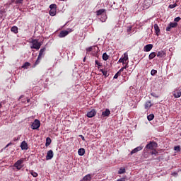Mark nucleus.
<instances>
[{"instance_id": "1", "label": "nucleus", "mask_w": 181, "mask_h": 181, "mask_svg": "<svg viewBox=\"0 0 181 181\" xmlns=\"http://www.w3.org/2000/svg\"><path fill=\"white\" fill-rule=\"evenodd\" d=\"M45 52H46V47H43L40 50L38 57L37 58V60L35 61L33 67H35L40 63V61L42 60V57H45Z\"/></svg>"}, {"instance_id": "2", "label": "nucleus", "mask_w": 181, "mask_h": 181, "mask_svg": "<svg viewBox=\"0 0 181 181\" xmlns=\"http://www.w3.org/2000/svg\"><path fill=\"white\" fill-rule=\"evenodd\" d=\"M32 46L30 47L31 49H36V50H39L40 49L42 44L39 42V41L36 39H33L31 41Z\"/></svg>"}, {"instance_id": "3", "label": "nucleus", "mask_w": 181, "mask_h": 181, "mask_svg": "<svg viewBox=\"0 0 181 181\" xmlns=\"http://www.w3.org/2000/svg\"><path fill=\"white\" fill-rule=\"evenodd\" d=\"M158 148V143L156 141H150L149 144H148L145 149H149L150 151H153Z\"/></svg>"}, {"instance_id": "4", "label": "nucleus", "mask_w": 181, "mask_h": 181, "mask_svg": "<svg viewBox=\"0 0 181 181\" xmlns=\"http://www.w3.org/2000/svg\"><path fill=\"white\" fill-rule=\"evenodd\" d=\"M49 14L50 16H56V13L57 12V5L56 4H51L49 6Z\"/></svg>"}, {"instance_id": "5", "label": "nucleus", "mask_w": 181, "mask_h": 181, "mask_svg": "<svg viewBox=\"0 0 181 181\" xmlns=\"http://www.w3.org/2000/svg\"><path fill=\"white\" fill-rule=\"evenodd\" d=\"M25 161V159L24 158H21V159H20V160H17L15 163H14V165H13V166H14V168H16V169L18 170H21V169H22V168H23V162Z\"/></svg>"}, {"instance_id": "6", "label": "nucleus", "mask_w": 181, "mask_h": 181, "mask_svg": "<svg viewBox=\"0 0 181 181\" xmlns=\"http://www.w3.org/2000/svg\"><path fill=\"white\" fill-rule=\"evenodd\" d=\"M31 128L32 129H39V128H40V121L35 119L34 122L32 123Z\"/></svg>"}, {"instance_id": "7", "label": "nucleus", "mask_w": 181, "mask_h": 181, "mask_svg": "<svg viewBox=\"0 0 181 181\" xmlns=\"http://www.w3.org/2000/svg\"><path fill=\"white\" fill-rule=\"evenodd\" d=\"M97 111H95V109H93L87 113L86 117H88V118H93V117H95Z\"/></svg>"}, {"instance_id": "8", "label": "nucleus", "mask_w": 181, "mask_h": 181, "mask_svg": "<svg viewBox=\"0 0 181 181\" xmlns=\"http://www.w3.org/2000/svg\"><path fill=\"white\" fill-rule=\"evenodd\" d=\"M177 23H170L168 26L166 28L167 32H170V30L172 28H177Z\"/></svg>"}, {"instance_id": "9", "label": "nucleus", "mask_w": 181, "mask_h": 181, "mask_svg": "<svg viewBox=\"0 0 181 181\" xmlns=\"http://www.w3.org/2000/svg\"><path fill=\"white\" fill-rule=\"evenodd\" d=\"M70 32H72V30H70V31L62 30L60 32L59 35V37H66V36H67V35H69Z\"/></svg>"}, {"instance_id": "10", "label": "nucleus", "mask_w": 181, "mask_h": 181, "mask_svg": "<svg viewBox=\"0 0 181 181\" xmlns=\"http://www.w3.org/2000/svg\"><path fill=\"white\" fill-rule=\"evenodd\" d=\"M53 156H54L53 151L52 150L48 151L46 156L47 160H50L51 159H53Z\"/></svg>"}, {"instance_id": "11", "label": "nucleus", "mask_w": 181, "mask_h": 181, "mask_svg": "<svg viewBox=\"0 0 181 181\" xmlns=\"http://www.w3.org/2000/svg\"><path fill=\"white\" fill-rule=\"evenodd\" d=\"M143 149H144V146H138L131 151L130 155H134V153H136L137 152H139V151H142Z\"/></svg>"}, {"instance_id": "12", "label": "nucleus", "mask_w": 181, "mask_h": 181, "mask_svg": "<svg viewBox=\"0 0 181 181\" xmlns=\"http://www.w3.org/2000/svg\"><path fill=\"white\" fill-rule=\"evenodd\" d=\"M153 47V45L152 44H148L144 46V52H151Z\"/></svg>"}, {"instance_id": "13", "label": "nucleus", "mask_w": 181, "mask_h": 181, "mask_svg": "<svg viewBox=\"0 0 181 181\" xmlns=\"http://www.w3.org/2000/svg\"><path fill=\"white\" fill-rule=\"evenodd\" d=\"M157 57H160V58L166 57V52L163 50L158 51L157 53Z\"/></svg>"}, {"instance_id": "14", "label": "nucleus", "mask_w": 181, "mask_h": 181, "mask_svg": "<svg viewBox=\"0 0 181 181\" xmlns=\"http://www.w3.org/2000/svg\"><path fill=\"white\" fill-rule=\"evenodd\" d=\"M21 148L23 151H28V143L25 141H23L21 144Z\"/></svg>"}, {"instance_id": "15", "label": "nucleus", "mask_w": 181, "mask_h": 181, "mask_svg": "<svg viewBox=\"0 0 181 181\" xmlns=\"http://www.w3.org/2000/svg\"><path fill=\"white\" fill-rule=\"evenodd\" d=\"M153 27L155 33L157 36H159V33H160V28H159V25H158V24H154Z\"/></svg>"}, {"instance_id": "16", "label": "nucleus", "mask_w": 181, "mask_h": 181, "mask_svg": "<svg viewBox=\"0 0 181 181\" xmlns=\"http://www.w3.org/2000/svg\"><path fill=\"white\" fill-rule=\"evenodd\" d=\"M110 114H111V111H110L109 109H106L105 111H103L102 112L103 117H110Z\"/></svg>"}, {"instance_id": "17", "label": "nucleus", "mask_w": 181, "mask_h": 181, "mask_svg": "<svg viewBox=\"0 0 181 181\" xmlns=\"http://www.w3.org/2000/svg\"><path fill=\"white\" fill-rule=\"evenodd\" d=\"M86 153V150L83 148H81L78 150V154L79 156H83V155Z\"/></svg>"}, {"instance_id": "18", "label": "nucleus", "mask_w": 181, "mask_h": 181, "mask_svg": "<svg viewBox=\"0 0 181 181\" xmlns=\"http://www.w3.org/2000/svg\"><path fill=\"white\" fill-rule=\"evenodd\" d=\"M93 56H95V57H98V52H100V49L98 47H97V49H93Z\"/></svg>"}, {"instance_id": "19", "label": "nucleus", "mask_w": 181, "mask_h": 181, "mask_svg": "<svg viewBox=\"0 0 181 181\" xmlns=\"http://www.w3.org/2000/svg\"><path fill=\"white\" fill-rule=\"evenodd\" d=\"M152 107V103L151 101H147L144 105L145 110H149Z\"/></svg>"}, {"instance_id": "20", "label": "nucleus", "mask_w": 181, "mask_h": 181, "mask_svg": "<svg viewBox=\"0 0 181 181\" xmlns=\"http://www.w3.org/2000/svg\"><path fill=\"white\" fill-rule=\"evenodd\" d=\"M99 71H100L105 77H108L110 76L107 69H100Z\"/></svg>"}, {"instance_id": "21", "label": "nucleus", "mask_w": 181, "mask_h": 181, "mask_svg": "<svg viewBox=\"0 0 181 181\" xmlns=\"http://www.w3.org/2000/svg\"><path fill=\"white\" fill-rule=\"evenodd\" d=\"M122 59H123V61H124V62H129L128 52L124 53Z\"/></svg>"}, {"instance_id": "22", "label": "nucleus", "mask_w": 181, "mask_h": 181, "mask_svg": "<svg viewBox=\"0 0 181 181\" xmlns=\"http://www.w3.org/2000/svg\"><path fill=\"white\" fill-rule=\"evenodd\" d=\"M104 12H105V9L104 8L99 9L96 11V15L97 16H100L101 14L104 13Z\"/></svg>"}, {"instance_id": "23", "label": "nucleus", "mask_w": 181, "mask_h": 181, "mask_svg": "<svg viewBox=\"0 0 181 181\" xmlns=\"http://www.w3.org/2000/svg\"><path fill=\"white\" fill-rule=\"evenodd\" d=\"M83 181H91V175L90 174L86 175L83 178Z\"/></svg>"}, {"instance_id": "24", "label": "nucleus", "mask_w": 181, "mask_h": 181, "mask_svg": "<svg viewBox=\"0 0 181 181\" xmlns=\"http://www.w3.org/2000/svg\"><path fill=\"white\" fill-rule=\"evenodd\" d=\"M155 57H156V52H151L148 55V59L149 60H152L153 59H155Z\"/></svg>"}, {"instance_id": "25", "label": "nucleus", "mask_w": 181, "mask_h": 181, "mask_svg": "<svg viewBox=\"0 0 181 181\" xmlns=\"http://www.w3.org/2000/svg\"><path fill=\"white\" fill-rule=\"evenodd\" d=\"M181 92H176V91H174L173 93V96L175 97V98H179L180 97H181Z\"/></svg>"}, {"instance_id": "26", "label": "nucleus", "mask_w": 181, "mask_h": 181, "mask_svg": "<svg viewBox=\"0 0 181 181\" xmlns=\"http://www.w3.org/2000/svg\"><path fill=\"white\" fill-rule=\"evenodd\" d=\"M30 66V63L29 62H25L23 64V65L21 66V69H28Z\"/></svg>"}, {"instance_id": "27", "label": "nucleus", "mask_w": 181, "mask_h": 181, "mask_svg": "<svg viewBox=\"0 0 181 181\" xmlns=\"http://www.w3.org/2000/svg\"><path fill=\"white\" fill-rule=\"evenodd\" d=\"M50 144H52V139H50V137H47L46 139L45 146H49Z\"/></svg>"}, {"instance_id": "28", "label": "nucleus", "mask_w": 181, "mask_h": 181, "mask_svg": "<svg viewBox=\"0 0 181 181\" xmlns=\"http://www.w3.org/2000/svg\"><path fill=\"white\" fill-rule=\"evenodd\" d=\"M108 59H110V56H108V54H107V53H103V59L105 60V62H107V60H108Z\"/></svg>"}, {"instance_id": "29", "label": "nucleus", "mask_w": 181, "mask_h": 181, "mask_svg": "<svg viewBox=\"0 0 181 181\" xmlns=\"http://www.w3.org/2000/svg\"><path fill=\"white\" fill-rule=\"evenodd\" d=\"M93 49L97 50V46L89 47L86 49V52H93Z\"/></svg>"}, {"instance_id": "30", "label": "nucleus", "mask_w": 181, "mask_h": 181, "mask_svg": "<svg viewBox=\"0 0 181 181\" xmlns=\"http://www.w3.org/2000/svg\"><path fill=\"white\" fill-rule=\"evenodd\" d=\"M153 118H155V115L153 114H150L148 116H147V119L148 121H153Z\"/></svg>"}, {"instance_id": "31", "label": "nucleus", "mask_w": 181, "mask_h": 181, "mask_svg": "<svg viewBox=\"0 0 181 181\" xmlns=\"http://www.w3.org/2000/svg\"><path fill=\"white\" fill-rule=\"evenodd\" d=\"M11 32H13V33H18V27L16 26H13L11 28Z\"/></svg>"}, {"instance_id": "32", "label": "nucleus", "mask_w": 181, "mask_h": 181, "mask_svg": "<svg viewBox=\"0 0 181 181\" xmlns=\"http://www.w3.org/2000/svg\"><path fill=\"white\" fill-rule=\"evenodd\" d=\"M122 173H125V168H121L119 171L118 174L119 175H122Z\"/></svg>"}, {"instance_id": "33", "label": "nucleus", "mask_w": 181, "mask_h": 181, "mask_svg": "<svg viewBox=\"0 0 181 181\" xmlns=\"http://www.w3.org/2000/svg\"><path fill=\"white\" fill-rule=\"evenodd\" d=\"M30 173H31L32 176H33V177H37V176H39V175L37 174V173H36V172H35V171H33V170H32V171L30 172Z\"/></svg>"}, {"instance_id": "34", "label": "nucleus", "mask_w": 181, "mask_h": 181, "mask_svg": "<svg viewBox=\"0 0 181 181\" xmlns=\"http://www.w3.org/2000/svg\"><path fill=\"white\" fill-rule=\"evenodd\" d=\"M158 153H159L156 151V148L153 150V151L151 152V155H154L155 156H158Z\"/></svg>"}, {"instance_id": "35", "label": "nucleus", "mask_w": 181, "mask_h": 181, "mask_svg": "<svg viewBox=\"0 0 181 181\" xmlns=\"http://www.w3.org/2000/svg\"><path fill=\"white\" fill-rule=\"evenodd\" d=\"M176 6H177V4L175 3L174 4H170L168 8H170V9H173V8H176Z\"/></svg>"}, {"instance_id": "36", "label": "nucleus", "mask_w": 181, "mask_h": 181, "mask_svg": "<svg viewBox=\"0 0 181 181\" xmlns=\"http://www.w3.org/2000/svg\"><path fill=\"white\" fill-rule=\"evenodd\" d=\"M119 76H121V74L119 72V71L115 74V75L114 76L113 78H118V77H119Z\"/></svg>"}, {"instance_id": "37", "label": "nucleus", "mask_w": 181, "mask_h": 181, "mask_svg": "<svg viewBox=\"0 0 181 181\" xmlns=\"http://www.w3.org/2000/svg\"><path fill=\"white\" fill-rule=\"evenodd\" d=\"M95 64L98 66V69H100V67H101V63H100V62H98V60H95Z\"/></svg>"}, {"instance_id": "38", "label": "nucleus", "mask_w": 181, "mask_h": 181, "mask_svg": "<svg viewBox=\"0 0 181 181\" xmlns=\"http://www.w3.org/2000/svg\"><path fill=\"white\" fill-rule=\"evenodd\" d=\"M174 150L177 151V152H180V146H175Z\"/></svg>"}, {"instance_id": "39", "label": "nucleus", "mask_w": 181, "mask_h": 181, "mask_svg": "<svg viewBox=\"0 0 181 181\" xmlns=\"http://www.w3.org/2000/svg\"><path fill=\"white\" fill-rule=\"evenodd\" d=\"M156 73H158V71H156L155 69H152L151 71V76H155V74H156Z\"/></svg>"}, {"instance_id": "40", "label": "nucleus", "mask_w": 181, "mask_h": 181, "mask_svg": "<svg viewBox=\"0 0 181 181\" xmlns=\"http://www.w3.org/2000/svg\"><path fill=\"white\" fill-rule=\"evenodd\" d=\"M180 21H181V18L180 17H177L174 19V22L175 23H177V22H180Z\"/></svg>"}, {"instance_id": "41", "label": "nucleus", "mask_w": 181, "mask_h": 181, "mask_svg": "<svg viewBox=\"0 0 181 181\" xmlns=\"http://www.w3.org/2000/svg\"><path fill=\"white\" fill-rule=\"evenodd\" d=\"M118 63H122V64H125V61L123 59L122 57H121Z\"/></svg>"}, {"instance_id": "42", "label": "nucleus", "mask_w": 181, "mask_h": 181, "mask_svg": "<svg viewBox=\"0 0 181 181\" xmlns=\"http://www.w3.org/2000/svg\"><path fill=\"white\" fill-rule=\"evenodd\" d=\"M125 69H127V66H123L118 71L121 74V73H122V71H124V70H125Z\"/></svg>"}, {"instance_id": "43", "label": "nucleus", "mask_w": 181, "mask_h": 181, "mask_svg": "<svg viewBox=\"0 0 181 181\" xmlns=\"http://www.w3.org/2000/svg\"><path fill=\"white\" fill-rule=\"evenodd\" d=\"M127 30L128 33L131 32V30H132V26H128Z\"/></svg>"}, {"instance_id": "44", "label": "nucleus", "mask_w": 181, "mask_h": 181, "mask_svg": "<svg viewBox=\"0 0 181 181\" xmlns=\"http://www.w3.org/2000/svg\"><path fill=\"white\" fill-rule=\"evenodd\" d=\"M151 95H152V97H156V98H158V95H156V93H151Z\"/></svg>"}, {"instance_id": "45", "label": "nucleus", "mask_w": 181, "mask_h": 181, "mask_svg": "<svg viewBox=\"0 0 181 181\" xmlns=\"http://www.w3.org/2000/svg\"><path fill=\"white\" fill-rule=\"evenodd\" d=\"M23 2V0H16V4H22Z\"/></svg>"}, {"instance_id": "46", "label": "nucleus", "mask_w": 181, "mask_h": 181, "mask_svg": "<svg viewBox=\"0 0 181 181\" xmlns=\"http://www.w3.org/2000/svg\"><path fill=\"white\" fill-rule=\"evenodd\" d=\"M80 138H81L82 141H86V138L83 135H79Z\"/></svg>"}, {"instance_id": "47", "label": "nucleus", "mask_w": 181, "mask_h": 181, "mask_svg": "<svg viewBox=\"0 0 181 181\" xmlns=\"http://www.w3.org/2000/svg\"><path fill=\"white\" fill-rule=\"evenodd\" d=\"M128 63H129V62H125V64H125V65L124 66V67H126V69L128 67Z\"/></svg>"}, {"instance_id": "48", "label": "nucleus", "mask_w": 181, "mask_h": 181, "mask_svg": "<svg viewBox=\"0 0 181 181\" xmlns=\"http://www.w3.org/2000/svg\"><path fill=\"white\" fill-rule=\"evenodd\" d=\"M117 181H125V178H120L117 180Z\"/></svg>"}, {"instance_id": "49", "label": "nucleus", "mask_w": 181, "mask_h": 181, "mask_svg": "<svg viewBox=\"0 0 181 181\" xmlns=\"http://www.w3.org/2000/svg\"><path fill=\"white\" fill-rule=\"evenodd\" d=\"M1 107H2V104L0 103V108H1Z\"/></svg>"}, {"instance_id": "50", "label": "nucleus", "mask_w": 181, "mask_h": 181, "mask_svg": "<svg viewBox=\"0 0 181 181\" xmlns=\"http://www.w3.org/2000/svg\"><path fill=\"white\" fill-rule=\"evenodd\" d=\"M83 62H86V57L83 58Z\"/></svg>"}, {"instance_id": "51", "label": "nucleus", "mask_w": 181, "mask_h": 181, "mask_svg": "<svg viewBox=\"0 0 181 181\" xmlns=\"http://www.w3.org/2000/svg\"><path fill=\"white\" fill-rule=\"evenodd\" d=\"M8 146H9V144L6 145V148H8Z\"/></svg>"}, {"instance_id": "52", "label": "nucleus", "mask_w": 181, "mask_h": 181, "mask_svg": "<svg viewBox=\"0 0 181 181\" xmlns=\"http://www.w3.org/2000/svg\"><path fill=\"white\" fill-rule=\"evenodd\" d=\"M29 101H30V99H28V103H29Z\"/></svg>"}, {"instance_id": "53", "label": "nucleus", "mask_w": 181, "mask_h": 181, "mask_svg": "<svg viewBox=\"0 0 181 181\" xmlns=\"http://www.w3.org/2000/svg\"><path fill=\"white\" fill-rule=\"evenodd\" d=\"M144 4H146V1H144Z\"/></svg>"}, {"instance_id": "54", "label": "nucleus", "mask_w": 181, "mask_h": 181, "mask_svg": "<svg viewBox=\"0 0 181 181\" xmlns=\"http://www.w3.org/2000/svg\"><path fill=\"white\" fill-rule=\"evenodd\" d=\"M180 95H181V93H180Z\"/></svg>"}]
</instances>
